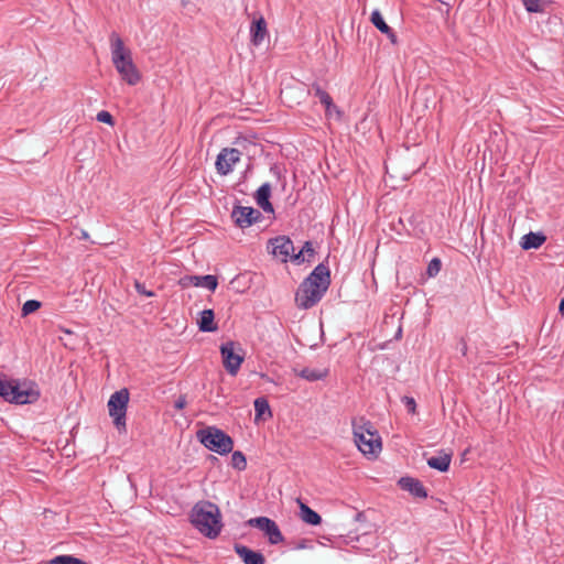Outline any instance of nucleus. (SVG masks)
I'll return each mask as SVG.
<instances>
[{"instance_id":"nucleus-1","label":"nucleus","mask_w":564,"mask_h":564,"mask_svg":"<svg viewBox=\"0 0 564 564\" xmlns=\"http://www.w3.org/2000/svg\"><path fill=\"white\" fill-rule=\"evenodd\" d=\"M330 285V271L327 265L319 263L302 281L295 293V304L300 310L315 306Z\"/></svg>"},{"instance_id":"nucleus-2","label":"nucleus","mask_w":564,"mask_h":564,"mask_svg":"<svg viewBox=\"0 0 564 564\" xmlns=\"http://www.w3.org/2000/svg\"><path fill=\"white\" fill-rule=\"evenodd\" d=\"M192 524L205 536L215 539L219 535L223 523L217 505L207 500H200L192 508Z\"/></svg>"},{"instance_id":"nucleus-3","label":"nucleus","mask_w":564,"mask_h":564,"mask_svg":"<svg viewBox=\"0 0 564 564\" xmlns=\"http://www.w3.org/2000/svg\"><path fill=\"white\" fill-rule=\"evenodd\" d=\"M110 48L112 64L121 79L131 86L137 85L141 75L133 63L130 48L124 46L122 39L116 32L110 35Z\"/></svg>"},{"instance_id":"nucleus-4","label":"nucleus","mask_w":564,"mask_h":564,"mask_svg":"<svg viewBox=\"0 0 564 564\" xmlns=\"http://www.w3.org/2000/svg\"><path fill=\"white\" fill-rule=\"evenodd\" d=\"M197 438L207 449L219 455L229 454L234 448L232 438L216 426H207L199 430Z\"/></svg>"},{"instance_id":"nucleus-5","label":"nucleus","mask_w":564,"mask_h":564,"mask_svg":"<svg viewBox=\"0 0 564 564\" xmlns=\"http://www.w3.org/2000/svg\"><path fill=\"white\" fill-rule=\"evenodd\" d=\"M0 397L11 403L29 404L39 400L40 392L34 388H24L14 380L0 379Z\"/></svg>"},{"instance_id":"nucleus-6","label":"nucleus","mask_w":564,"mask_h":564,"mask_svg":"<svg viewBox=\"0 0 564 564\" xmlns=\"http://www.w3.org/2000/svg\"><path fill=\"white\" fill-rule=\"evenodd\" d=\"M129 390L122 388L110 395L108 401L109 415L118 431L126 430V413L129 402Z\"/></svg>"},{"instance_id":"nucleus-7","label":"nucleus","mask_w":564,"mask_h":564,"mask_svg":"<svg viewBox=\"0 0 564 564\" xmlns=\"http://www.w3.org/2000/svg\"><path fill=\"white\" fill-rule=\"evenodd\" d=\"M247 524L262 531L267 535L269 543L272 545L284 541V536L275 521L268 517L251 518L247 521Z\"/></svg>"},{"instance_id":"nucleus-8","label":"nucleus","mask_w":564,"mask_h":564,"mask_svg":"<svg viewBox=\"0 0 564 564\" xmlns=\"http://www.w3.org/2000/svg\"><path fill=\"white\" fill-rule=\"evenodd\" d=\"M235 341H226L220 346L223 365L229 375L236 376L245 360V355L236 351Z\"/></svg>"},{"instance_id":"nucleus-9","label":"nucleus","mask_w":564,"mask_h":564,"mask_svg":"<svg viewBox=\"0 0 564 564\" xmlns=\"http://www.w3.org/2000/svg\"><path fill=\"white\" fill-rule=\"evenodd\" d=\"M231 218L237 227L248 228L262 219L260 210L253 207L234 206Z\"/></svg>"},{"instance_id":"nucleus-10","label":"nucleus","mask_w":564,"mask_h":564,"mask_svg":"<svg viewBox=\"0 0 564 564\" xmlns=\"http://www.w3.org/2000/svg\"><path fill=\"white\" fill-rule=\"evenodd\" d=\"M268 248H271V253L281 262H286L289 258L292 259V254H295L293 241L288 236L271 238L268 241Z\"/></svg>"},{"instance_id":"nucleus-11","label":"nucleus","mask_w":564,"mask_h":564,"mask_svg":"<svg viewBox=\"0 0 564 564\" xmlns=\"http://www.w3.org/2000/svg\"><path fill=\"white\" fill-rule=\"evenodd\" d=\"M241 152L235 148H225L217 155L216 170L221 175L229 174L234 165L240 161Z\"/></svg>"},{"instance_id":"nucleus-12","label":"nucleus","mask_w":564,"mask_h":564,"mask_svg":"<svg viewBox=\"0 0 564 564\" xmlns=\"http://www.w3.org/2000/svg\"><path fill=\"white\" fill-rule=\"evenodd\" d=\"M180 285L183 288L187 286H203L214 292L218 286V280L216 275H185L180 280Z\"/></svg>"},{"instance_id":"nucleus-13","label":"nucleus","mask_w":564,"mask_h":564,"mask_svg":"<svg viewBox=\"0 0 564 564\" xmlns=\"http://www.w3.org/2000/svg\"><path fill=\"white\" fill-rule=\"evenodd\" d=\"M354 437L356 445L365 455H375L381 451L380 436L370 437L360 431L359 433L355 432Z\"/></svg>"},{"instance_id":"nucleus-14","label":"nucleus","mask_w":564,"mask_h":564,"mask_svg":"<svg viewBox=\"0 0 564 564\" xmlns=\"http://www.w3.org/2000/svg\"><path fill=\"white\" fill-rule=\"evenodd\" d=\"M236 554L241 558L243 564H264L265 557L260 551H253L248 546L236 543L234 545Z\"/></svg>"},{"instance_id":"nucleus-15","label":"nucleus","mask_w":564,"mask_h":564,"mask_svg":"<svg viewBox=\"0 0 564 564\" xmlns=\"http://www.w3.org/2000/svg\"><path fill=\"white\" fill-rule=\"evenodd\" d=\"M398 485L402 490L409 491L412 496L416 498H426L427 491L424 488L423 484L413 477H401L398 481Z\"/></svg>"},{"instance_id":"nucleus-16","label":"nucleus","mask_w":564,"mask_h":564,"mask_svg":"<svg viewBox=\"0 0 564 564\" xmlns=\"http://www.w3.org/2000/svg\"><path fill=\"white\" fill-rule=\"evenodd\" d=\"M271 185L269 183L262 184L254 194V199L258 206L265 213H274L273 205L270 202Z\"/></svg>"},{"instance_id":"nucleus-17","label":"nucleus","mask_w":564,"mask_h":564,"mask_svg":"<svg viewBox=\"0 0 564 564\" xmlns=\"http://www.w3.org/2000/svg\"><path fill=\"white\" fill-rule=\"evenodd\" d=\"M251 42L254 45H260L264 37L268 34L267 22L263 17H260L258 20H254L250 28Z\"/></svg>"},{"instance_id":"nucleus-18","label":"nucleus","mask_w":564,"mask_h":564,"mask_svg":"<svg viewBox=\"0 0 564 564\" xmlns=\"http://www.w3.org/2000/svg\"><path fill=\"white\" fill-rule=\"evenodd\" d=\"M312 90L314 91V96L317 97L321 101V104L325 107L326 113H332V111H336L338 115L340 111L338 110L337 106L334 105L333 99L330 95L324 90L317 83H314L312 85Z\"/></svg>"},{"instance_id":"nucleus-19","label":"nucleus","mask_w":564,"mask_h":564,"mask_svg":"<svg viewBox=\"0 0 564 564\" xmlns=\"http://www.w3.org/2000/svg\"><path fill=\"white\" fill-rule=\"evenodd\" d=\"M215 313L213 310L207 308L200 312V316L197 321L198 328L200 332L210 333L218 329L217 324L215 323Z\"/></svg>"},{"instance_id":"nucleus-20","label":"nucleus","mask_w":564,"mask_h":564,"mask_svg":"<svg viewBox=\"0 0 564 564\" xmlns=\"http://www.w3.org/2000/svg\"><path fill=\"white\" fill-rule=\"evenodd\" d=\"M546 240L542 232H529L521 238L520 246L523 250L538 249Z\"/></svg>"},{"instance_id":"nucleus-21","label":"nucleus","mask_w":564,"mask_h":564,"mask_svg":"<svg viewBox=\"0 0 564 564\" xmlns=\"http://www.w3.org/2000/svg\"><path fill=\"white\" fill-rule=\"evenodd\" d=\"M452 455L447 453H441L438 456H432L427 458L429 467L438 471H447L451 465Z\"/></svg>"},{"instance_id":"nucleus-22","label":"nucleus","mask_w":564,"mask_h":564,"mask_svg":"<svg viewBox=\"0 0 564 564\" xmlns=\"http://www.w3.org/2000/svg\"><path fill=\"white\" fill-rule=\"evenodd\" d=\"M300 513L302 520L307 524L318 525L322 522V517L305 503H300Z\"/></svg>"},{"instance_id":"nucleus-23","label":"nucleus","mask_w":564,"mask_h":564,"mask_svg":"<svg viewBox=\"0 0 564 564\" xmlns=\"http://www.w3.org/2000/svg\"><path fill=\"white\" fill-rule=\"evenodd\" d=\"M256 420H265L272 416L269 402L265 398H257L254 400Z\"/></svg>"},{"instance_id":"nucleus-24","label":"nucleus","mask_w":564,"mask_h":564,"mask_svg":"<svg viewBox=\"0 0 564 564\" xmlns=\"http://www.w3.org/2000/svg\"><path fill=\"white\" fill-rule=\"evenodd\" d=\"M297 376L307 381L313 382L324 379L327 376V371H321L312 368H303L300 372H297Z\"/></svg>"},{"instance_id":"nucleus-25","label":"nucleus","mask_w":564,"mask_h":564,"mask_svg":"<svg viewBox=\"0 0 564 564\" xmlns=\"http://www.w3.org/2000/svg\"><path fill=\"white\" fill-rule=\"evenodd\" d=\"M525 10L530 13H540L545 10L547 0H522Z\"/></svg>"},{"instance_id":"nucleus-26","label":"nucleus","mask_w":564,"mask_h":564,"mask_svg":"<svg viewBox=\"0 0 564 564\" xmlns=\"http://www.w3.org/2000/svg\"><path fill=\"white\" fill-rule=\"evenodd\" d=\"M304 254H307L308 258H311L315 254V250H314L311 241H305L302 249L297 253L292 254V261H295L297 263L304 262L305 261Z\"/></svg>"},{"instance_id":"nucleus-27","label":"nucleus","mask_w":564,"mask_h":564,"mask_svg":"<svg viewBox=\"0 0 564 564\" xmlns=\"http://www.w3.org/2000/svg\"><path fill=\"white\" fill-rule=\"evenodd\" d=\"M370 21L381 33H390L391 28L386 23L382 14L378 10L371 13Z\"/></svg>"},{"instance_id":"nucleus-28","label":"nucleus","mask_w":564,"mask_h":564,"mask_svg":"<svg viewBox=\"0 0 564 564\" xmlns=\"http://www.w3.org/2000/svg\"><path fill=\"white\" fill-rule=\"evenodd\" d=\"M362 431V434L368 435L370 437H377L378 432L375 430L372 423L370 421H362L361 424H355L354 423V433H359Z\"/></svg>"},{"instance_id":"nucleus-29","label":"nucleus","mask_w":564,"mask_h":564,"mask_svg":"<svg viewBox=\"0 0 564 564\" xmlns=\"http://www.w3.org/2000/svg\"><path fill=\"white\" fill-rule=\"evenodd\" d=\"M48 564H88L87 562L73 555H57L53 557Z\"/></svg>"},{"instance_id":"nucleus-30","label":"nucleus","mask_w":564,"mask_h":564,"mask_svg":"<svg viewBox=\"0 0 564 564\" xmlns=\"http://www.w3.org/2000/svg\"><path fill=\"white\" fill-rule=\"evenodd\" d=\"M231 465L238 470H245L247 467V459L242 452L236 451L231 455Z\"/></svg>"},{"instance_id":"nucleus-31","label":"nucleus","mask_w":564,"mask_h":564,"mask_svg":"<svg viewBox=\"0 0 564 564\" xmlns=\"http://www.w3.org/2000/svg\"><path fill=\"white\" fill-rule=\"evenodd\" d=\"M41 307V302L36 300H29L22 306V316H28L36 312Z\"/></svg>"},{"instance_id":"nucleus-32","label":"nucleus","mask_w":564,"mask_h":564,"mask_svg":"<svg viewBox=\"0 0 564 564\" xmlns=\"http://www.w3.org/2000/svg\"><path fill=\"white\" fill-rule=\"evenodd\" d=\"M442 268V262L438 258H433L426 269V273L429 276H435Z\"/></svg>"},{"instance_id":"nucleus-33","label":"nucleus","mask_w":564,"mask_h":564,"mask_svg":"<svg viewBox=\"0 0 564 564\" xmlns=\"http://www.w3.org/2000/svg\"><path fill=\"white\" fill-rule=\"evenodd\" d=\"M96 119L99 121V122H102V123H107V124H110L112 126L113 124V117L111 116L110 112L106 111V110H101L97 113V117Z\"/></svg>"},{"instance_id":"nucleus-34","label":"nucleus","mask_w":564,"mask_h":564,"mask_svg":"<svg viewBox=\"0 0 564 564\" xmlns=\"http://www.w3.org/2000/svg\"><path fill=\"white\" fill-rule=\"evenodd\" d=\"M402 402L404 403L409 413L414 414L416 411V402L412 397L404 395L402 398Z\"/></svg>"},{"instance_id":"nucleus-35","label":"nucleus","mask_w":564,"mask_h":564,"mask_svg":"<svg viewBox=\"0 0 564 564\" xmlns=\"http://www.w3.org/2000/svg\"><path fill=\"white\" fill-rule=\"evenodd\" d=\"M134 288H135V291L140 294V295H144V296H148V297H152L155 295V293L153 291H149L145 289V285L139 281H135L134 283Z\"/></svg>"},{"instance_id":"nucleus-36","label":"nucleus","mask_w":564,"mask_h":564,"mask_svg":"<svg viewBox=\"0 0 564 564\" xmlns=\"http://www.w3.org/2000/svg\"><path fill=\"white\" fill-rule=\"evenodd\" d=\"M270 172L279 180V181H282V188L284 189L285 188V185H286V181H285V177L284 175L282 174V171L281 169L276 165V164H273L271 167H270Z\"/></svg>"},{"instance_id":"nucleus-37","label":"nucleus","mask_w":564,"mask_h":564,"mask_svg":"<svg viewBox=\"0 0 564 564\" xmlns=\"http://www.w3.org/2000/svg\"><path fill=\"white\" fill-rule=\"evenodd\" d=\"M187 404V401H186V397L185 395H180L177 398V400L175 401L174 403V408L177 409V410H182L186 406Z\"/></svg>"},{"instance_id":"nucleus-38","label":"nucleus","mask_w":564,"mask_h":564,"mask_svg":"<svg viewBox=\"0 0 564 564\" xmlns=\"http://www.w3.org/2000/svg\"><path fill=\"white\" fill-rule=\"evenodd\" d=\"M457 349L460 351V354L463 356H466L467 355V351H468V346H467V343L464 338H460L459 341H458V346H457Z\"/></svg>"},{"instance_id":"nucleus-39","label":"nucleus","mask_w":564,"mask_h":564,"mask_svg":"<svg viewBox=\"0 0 564 564\" xmlns=\"http://www.w3.org/2000/svg\"><path fill=\"white\" fill-rule=\"evenodd\" d=\"M311 541L306 540V539H302L301 541H299V543L293 547L294 550H303V549H307L310 547V544Z\"/></svg>"},{"instance_id":"nucleus-40","label":"nucleus","mask_w":564,"mask_h":564,"mask_svg":"<svg viewBox=\"0 0 564 564\" xmlns=\"http://www.w3.org/2000/svg\"><path fill=\"white\" fill-rule=\"evenodd\" d=\"M384 34L388 36V39L390 40V42L392 44H397L398 43L397 35H395V33L393 32L392 29H390V33H384Z\"/></svg>"},{"instance_id":"nucleus-41","label":"nucleus","mask_w":564,"mask_h":564,"mask_svg":"<svg viewBox=\"0 0 564 564\" xmlns=\"http://www.w3.org/2000/svg\"><path fill=\"white\" fill-rule=\"evenodd\" d=\"M558 312L564 317V299H562L560 302Z\"/></svg>"}]
</instances>
